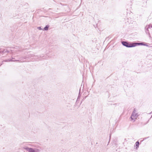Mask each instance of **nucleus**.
I'll list each match as a JSON object with an SVG mask.
<instances>
[{"mask_svg":"<svg viewBox=\"0 0 152 152\" xmlns=\"http://www.w3.org/2000/svg\"><path fill=\"white\" fill-rule=\"evenodd\" d=\"M122 45L127 48H132L136 46L135 43L128 42L126 41H122L121 42Z\"/></svg>","mask_w":152,"mask_h":152,"instance_id":"nucleus-1","label":"nucleus"},{"mask_svg":"<svg viewBox=\"0 0 152 152\" xmlns=\"http://www.w3.org/2000/svg\"><path fill=\"white\" fill-rule=\"evenodd\" d=\"M138 116L137 114L136 113V110L135 109H134L131 116L130 118L132 120H134V121H135V119H136Z\"/></svg>","mask_w":152,"mask_h":152,"instance_id":"nucleus-2","label":"nucleus"},{"mask_svg":"<svg viewBox=\"0 0 152 152\" xmlns=\"http://www.w3.org/2000/svg\"><path fill=\"white\" fill-rule=\"evenodd\" d=\"M37 57L39 58V57H41V56H36L35 55H34L33 54H29L28 56H25L24 57V59H26V58H31V57L36 58Z\"/></svg>","mask_w":152,"mask_h":152,"instance_id":"nucleus-3","label":"nucleus"},{"mask_svg":"<svg viewBox=\"0 0 152 152\" xmlns=\"http://www.w3.org/2000/svg\"><path fill=\"white\" fill-rule=\"evenodd\" d=\"M150 28V25H149L148 26H146L145 28V32L148 35H150V33L148 30V29Z\"/></svg>","mask_w":152,"mask_h":152,"instance_id":"nucleus-4","label":"nucleus"},{"mask_svg":"<svg viewBox=\"0 0 152 152\" xmlns=\"http://www.w3.org/2000/svg\"><path fill=\"white\" fill-rule=\"evenodd\" d=\"M135 43L136 45V46L137 45H142L145 46H148V45L146 44V43L144 42H141V43H136L135 42Z\"/></svg>","mask_w":152,"mask_h":152,"instance_id":"nucleus-5","label":"nucleus"},{"mask_svg":"<svg viewBox=\"0 0 152 152\" xmlns=\"http://www.w3.org/2000/svg\"><path fill=\"white\" fill-rule=\"evenodd\" d=\"M140 144L139 142V140L137 141L134 145V146L135 147L136 149H137L138 148H139V145Z\"/></svg>","mask_w":152,"mask_h":152,"instance_id":"nucleus-6","label":"nucleus"},{"mask_svg":"<svg viewBox=\"0 0 152 152\" xmlns=\"http://www.w3.org/2000/svg\"><path fill=\"white\" fill-rule=\"evenodd\" d=\"M4 61L5 62L18 61H19V60H12V59H8V60H6Z\"/></svg>","mask_w":152,"mask_h":152,"instance_id":"nucleus-7","label":"nucleus"},{"mask_svg":"<svg viewBox=\"0 0 152 152\" xmlns=\"http://www.w3.org/2000/svg\"><path fill=\"white\" fill-rule=\"evenodd\" d=\"M80 91L79 95L78 96V97H77V101L76 102V103L78 101H79L80 99V97L81 96V95H80Z\"/></svg>","mask_w":152,"mask_h":152,"instance_id":"nucleus-8","label":"nucleus"},{"mask_svg":"<svg viewBox=\"0 0 152 152\" xmlns=\"http://www.w3.org/2000/svg\"><path fill=\"white\" fill-rule=\"evenodd\" d=\"M49 27V25H47L44 28V30L45 31H47L48 30V28Z\"/></svg>","mask_w":152,"mask_h":152,"instance_id":"nucleus-9","label":"nucleus"},{"mask_svg":"<svg viewBox=\"0 0 152 152\" xmlns=\"http://www.w3.org/2000/svg\"><path fill=\"white\" fill-rule=\"evenodd\" d=\"M29 148H30L27 147V146H25V147H23L22 148V149H25V150H26V151H29Z\"/></svg>","mask_w":152,"mask_h":152,"instance_id":"nucleus-10","label":"nucleus"},{"mask_svg":"<svg viewBox=\"0 0 152 152\" xmlns=\"http://www.w3.org/2000/svg\"><path fill=\"white\" fill-rule=\"evenodd\" d=\"M37 28L39 30H42V28H41V27H37Z\"/></svg>","mask_w":152,"mask_h":152,"instance_id":"nucleus-11","label":"nucleus"},{"mask_svg":"<svg viewBox=\"0 0 152 152\" xmlns=\"http://www.w3.org/2000/svg\"><path fill=\"white\" fill-rule=\"evenodd\" d=\"M148 137H147L145 138H144V139L143 140H141V141H140L141 143V142H142V141H143L144 140H145V139H147V138H148Z\"/></svg>","mask_w":152,"mask_h":152,"instance_id":"nucleus-12","label":"nucleus"},{"mask_svg":"<svg viewBox=\"0 0 152 152\" xmlns=\"http://www.w3.org/2000/svg\"><path fill=\"white\" fill-rule=\"evenodd\" d=\"M150 27H151V28H152V24H150Z\"/></svg>","mask_w":152,"mask_h":152,"instance_id":"nucleus-13","label":"nucleus"},{"mask_svg":"<svg viewBox=\"0 0 152 152\" xmlns=\"http://www.w3.org/2000/svg\"><path fill=\"white\" fill-rule=\"evenodd\" d=\"M14 59V58H13V57H12V59Z\"/></svg>","mask_w":152,"mask_h":152,"instance_id":"nucleus-14","label":"nucleus"},{"mask_svg":"<svg viewBox=\"0 0 152 152\" xmlns=\"http://www.w3.org/2000/svg\"><path fill=\"white\" fill-rule=\"evenodd\" d=\"M110 136H111V135H110Z\"/></svg>","mask_w":152,"mask_h":152,"instance_id":"nucleus-15","label":"nucleus"},{"mask_svg":"<svg viewBox=\"0 0 152 152\" xmlns=\"http://www.w3.org/2000/svg\"><path fill=\"white\" fill-rule=\"evenodd\" d=\"M151 113H152V112L151 113H150V114H151Z\"/></svg>","mask_w":152,"mask_h":152,"instance_id":"nucleus-16","label":"nucleus"}]
</instances>
